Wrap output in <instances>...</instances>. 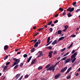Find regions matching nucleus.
Here are the masks:
<instances>
[{"mask_svg": "<svg viewBox=\"0 0 80 80\" xmlns=\"http://www.w3.org/2000/svg\"><path fill=\"white\" fill-rule=\"evenodd\" d=\"M44 28V27L40 28L38 30V31H41V30H42V29Z\"/></svg>", "mask_w": 80, "mask_h": 80, "instance_id": "40", "label": "nucleus"}, {"mask_svg": "<svg viewBox=\"0 0 80 80\" xmlns=\"http://www.w3.org/2000/svg\"><path fill=\"white\" fill-rule=\"evenodd\" d=\"M67 56H66V57H65L63 58L61 60V61H62V60H66V59H67Z\"/></svg>", "mask_w": 80, "mask_h": 80, "instance_id": "16", "label": "nucleus"}, {"mask_svg": "<svg viewBox=\"0 0 80 80\" xmlns=\"http://www.w3.org/2000/svg\"><path fill=\"white\" fill-rule=\"evenodd\" d=\"M18 64H17L15 66V67L14 68V69H17V68H18Z\"/></svg>", "mask_w": 80, "mask_h": 80, "instance_id": "23", "label": "nucleus"}, {"mask_svg": "<svg viewBox=\"0 0 80 80\" xmlns=\"http://www.w3.org/2000/svg\"><path fill=\"white\" fill-rule=\"evenodd\" d=\"M23 57L24 58H26L27 57V54H25L23 55Z\"/></svg>", "mask_w": 80, "mask_h": 80, "instance_id": "39", "label": "nucleus"}, {"mask_svg": "<svg viewBox=\"0 0 80 80\" xmlns=\"http://www.w3.org/2000/svg\"><path fill=\"white\" fill-rule=\"evenodd\" d=\"M36 61H37V59H33L31 62V64L33 65L34 64H35V63L36 62Z\"/></svg>", "mask_w": 80, "mask_h": 80, "instance_id": "10", "label": "nucleus"}, {"mask_svg": "<svg viewBox=\"0 0 80 80\" xmlns=\"http://www.w3.org/2000/svg\"><path fill=\"white\" fill-rule=\"evenodd\" d=\"M42 56H43V54H40L39 55H38V58H40V57H41Z\"/></svg>", "mask_w": 80, "mask_h": 80, "instance_id": "38", "label": "nucleus"}, {"mask_svg": "<svg viewBox=\"0 0 80 80\" xmlns=\"http://www.w3.org/2000/svg\"><path fill=\"white\" fill-rule=\"evenodd\" d=\"M47 71H48L49 70H52V72H54L55 71V68L53 67V66L52 67H50L46 69Z\"/></svg>", "mask_w": 80, "mask_h": 80, "instance_id": "2", "label": "nucleus"}, {"mask_svg": "<svg viewBox=\"0 0 80 80\" xmlns=\"http://www.w3.org/2000/svg\"><path fill=\"white\" fill-rule=\"evenodd\" d=\"M38 42V44H40V43H41V41L40 39H39L38 40V42Z\"/></svg>", "mask_w": 80, "mask_h": 80, "instance_id": "31", "label": "nucleus"}, {"mask_svg": "<svg viewBox=\"0 0 80 80\" xmlns=\"http://www.w3.org/2000/svg\"><path fill=\"white\" fill-rule=\"evenodd\" d=\"M73 43L72 42V43L71 44V45H70L71 47L72 46V45H73Z\"/></svg>", "mask_w": 80, "mask_h": 80, "instance_id": "62", "label": "nucleus"}, {"mask_svg": "<svg viewBox=\"0 0 80 80\" xmlns=\"http://www.w3.org/2000/svg\"><path fill=\"white\" fill-rule=\"evenodd\" d=\"M37 41V39H36L35 40H34V42H36Z\"/></svg>", "mask_w": 80, "mask_h": 80, "instance_id": "55", "label": "nucleus"}, {"mask_svg": "<svg viewBox=\"0 0 80 80\" xmlns=\"http://www.w3.org/2000/svg\"><path fill=\"white\" fill-rule=\"evenodd\" d=\"M35 49L34 48H32L31 50V53H32L34 52V51H35Z\"/></svg>", "mask_w": 80, "mask_h": 80, "instance_id": "22", "label": "nucleus"}, {"mask_svg": "<svg viewBox=\"0 0 80 80\" xmlns=\"http://www.w3.org/2000/svg\"><path fill=\"white\" fill-rule=\"evenodd\" d=\"M59 10V11H60L61 12H63V9L62 8H60Z\"/></svg>", "mask_w": 80, "mask_h": 80, "instance_id": "29", "label": "nucleus"}, {"mask_svg": "<svg viewBox=\"0 0 80 80\" xmlns=\"http://www.w3.org/2000/svg\"><path fill=\"white\" fill-rule=\"evenodd\" d=\"M62 31L59 30L58 31V34H60L61 33H62Z\"/></svg>", "mask_w": 80, "mask_h": 80, "instance_id": "26", "label": "nucleus"}, {"mask_svg": "<svg viewBox=\"0 0 80 80\" xmlns=\"http://www.w3.org/2000/svg\"><path fill=\"white\" fill-rule=\"evenodd\" d=\"M70 61V58H68L66 60L64 61V63L66 64L67 63H68Z\"/></svg>", "mask_w": 80, "mask_h": 80, "instance_id": "6", "label": "nucleus"}, {"mask_svg": "<svg viewBox=\"0 0 80 80\" xmlns=\"http://www.w3.org/2000/svg\"><path fill=\"white\" fill-rule=\"evenodd\" d=\"M65 49H66V48H64L61 50V52H64V51H65Z\"/></svg>", "mask_w": 80, "mask_h": 80, "instance_id": "28", "label": "nucleus"}, {"mask_svg": "<svg viewBox=\"0 0 80 80\" xmlns=\"http://www.w3.org/2000/svg\"><path fill=\"white\" fill-rule=\"evenodd\" d=\"M78 71L79 72H80V68H79V69H78Z\"/></svg>", "mask_w": 80, "mask_h": 80, "instance_id": "64", "label": "nucleus"}, {"mask_svg": "<svg viewBox=\"0 0 80 80\" xmlns=\"http://www.w3.org/2000/svg\"><path fill=\"white\" fill-rule=\"evenodd\" d=\"M70 77H71V76L69 75V76H68L67 78V79H70Z\"/></svg>", "mask_w": 80, "mask_h": 80, "instance_id": "41", "label": "nucleus"}, {"mask_svg": "<svg viewBox=\"0 0 80 80\" xmlns=\"http://www.w3.org/2000/svg\"><path fill=\"white\" fill-rule=\"evenodd\" d=\"M68 27V26L67 25H66L64 26V28H65V29H67Z\"/></svg>", "mask_w": 80, "mask_h": 80, "instance_id": "36", "label": "nucleus"}, {"mask_svg": "<svg viewBox=\"0 0 80 80\" xmlns=\"http://www.w3.org/2000/svg\"><path fill=\"white\" fill-rule=\"evenodd\" d=\"M38 33H39V32H37V33H36L33 36V37H35V36H37V35H38Z\"/></svg>", "mask_w": 80, "mask_h": 80, "instance_id": "42", "label": "nucleus"}, {"mask_svg": "<svg viewBox=\"0 0 80 80\" xmlns=\"http://www.w3.org/2000/svg\"><path fill=\"white\" fill-rule=\"evenodd\" d=\"M67 67H66L64 68L63 69H62L61 71V73H63V72H65V71L67 69Z\"/></svg>", "mask_w": 80, "mask_h": 80, "instance_id": "7", "label": "nucleus"}, {"mask_svg": "<svg viewBox=\"0 0 80 80\" xmlns=\"http://www.w3.org/2000/svg\"><path fill=\"white\" fill-rule=\"evenodd\" d=\"M57 53V52L56 51H55L53 53V54L54 55H55V54H56V53Z\"/></svg>", "mask_w": 80, "mask_h": 80, "instance_id": "48", "label": "nucleus"}, {"mask_svg": "<svg viewBox=\"0 0 80 80\" xmlns=\"http://www.w3.org/2000/svg\"><path fill=\"white\" fill-rule=\"evenodd\" d=\"M20 74H18L16 75L15 76L16 78L15 79L17 80V79H18V78L20 77Z\"/></svg>", "mask_w": 80, "mask_h": 80, "instance_id": "11", "label": "nucleus"}, {"mask_svg": "<svg viewBox=\"0 0 80 80\" xmlns=\"http://www.w3.org/2000/svg\"><path fill=\"white\" fill-rule=\"evenodd\" d=\"M52 53H53V51H51L49 52L48 57L50 58H52Z\"/></svg>", "mask_w": 80, "mask_h": 80, "instance_id": "8", "label": "nucleus"}, {"mask_svg": "<svg viewBox=\"0 0 80 80\" xmlns=\"http://www.w3.org/2000/svg\"><path fill=\"white\" fill-rule=\"evenodd\" d=\"M52 41H50L49 42V44H50V43H52Z\"/></svg>", "mask_w": 80, "mask_h": 80, "instance_id": "63", "label": "nucleus"}, {"mask_svg": "<svg viewBox=\"0 0 80 80\" xmlns=\"http://www.w3.org/2000/svg\"><path fill=\"white\" fill-rule=\"evenodd\" d=\"M80 9H78L77 10H76L75 12L77 13V12H80Z\"/></svg>", "mask_w": 80, "mask_h": 80, "instance_id": "43", "label": "nucleus"}, {"mask_svg": "<svg viewBox=\"0 0 80 80\" xmlns=\"http://www.w3.org/2000/svg\"><path fill=\"white\" fill-rule=\"evenodd\" d=\"M69 73L67 71L65 73V75H67V73Z\"/></svg>", "mask_w": 80, "mask_h": 80, "instance_id": "61", "label": "nucleus"}, {"mask_svg": "<svg viewBox=\"0 0 80 80\" xmlns=\"http://www.w3.org/2000/svg\"><path fill=\"white\" fill-rule=\"evenodd\" d=\"M42 68H43V67H42V66H41L39 67L38 68V70H42Z\"/></svg>", "mask_w": 80, "mask_h": 80, "instance_id": "20", "label": "nucleus"}, {"mask_svg": "<svg viewBox=\"0 0 80 80\" xmlns=\"http://www.w3.org/2000/svg\"><path fill=\"white\" fill-rule=\"evenodd\" d=\"M37 28V27H36V26H34V27L33 28V29H35V28Z\"/></svg>", "mask_w": 80, "mask_h": 80, "instance_id": "57", "label": "nucleus"}, {"mask_svg": "<svg viewBox=\"0 0 80 80\" xmlns=\"http://www.w3.org/2000/svg\"><path fill=\"white\" fill-rule=\"evenodd\" d=\"M58 14H57L55 15V17H58Z\"/></svg>", "mask_w": 80, "mask_h": 80, "instance_id": "53", "label": "nucleus"}, {"mask_svg": "<svg viewBox=\"0 0 80 80\" xmlns=\"http://www.w3.org/2000/svg\"><path fill=\"white\" fill-rule=\"evenodd\" d=\"M8 45H6L4 46V49L5 50H7L8 49Z\"/></svg>", "mask_w": 80, "mask_h": 80, "instance_id": "12", "label": "nucleus"}, {"mask_svg": "<svg viewBox=\"0 0 80 80\" xmlns=\"http://www.w3.org/2000/svg\"><path fill=\"white\" fill-rule=\"evenodd\" d=\"M13 60H14L15 62L12 65V66H11V67H13L14 66H15L16 65H17V64H18V63H19V62H20V59H17L16 58H13Z\"/></svg>", "mask_w": 80, "mask_h": 80, "instance_id": "1", "label": "nucleus"}, {"mask_svg": "<svg viewBox=\"0 0 80 80\" xmlns=\"http://www.w3.org/2000/svg\"><path fill=\"white\" fill-rule=\"evenodd\" d=\"M38 53H39V54L43 55V52H42V51H39L38 52Z\"/></svg>", "mask_w": 80, "mask_h": 80, "instance_id": "30", "label": "nucleus"}, {"mask_svg": "<svg viewBox=\"0 0 80 80\" xmlns=\"http://www.w3.org/2000/svg\"><path fill=\"white\" fill-rule=\"evenodd\" d=\"M79 73H77L76 74V76H78Z\"/></svg>", "mask_w": 80, "mask_h": 80, "instance_id": "54", "label": "nucleus"}, {"mask_svg": "<svg viewBox=\"0 0 80 80\" xmlns=\"http://www.w3.org/2000/svg\"><path fill=\"white\" fill-rule=\"evenodd\" d=\"M25 77L26 78H27L28 77V75L27 74L25 76Z\"/></svg>", "mask_w": 80, "mask_h": 80, "instance_id": "45", "label": "nucleus"}, {"mask_svg": "<svg viewBox=\"0 0 80 80\" xmlns=\"http://www.w3.org/2000/svg\"><path fill=\"white\" fill-rule=\"evenodd\" d=\"M77 55V52H75L74 53L72 54L71 56V60H73V58H76V56Z\"/></svg>", "mask_w": 80, "mask_h": 80, "instance_id": "3", "label": "nucleus"}, {"mask_svg": "<svg viewBox=\"0 0 80 80\" xmlns=\"http://www.w3.org/2000/svg\"><path fill=\"white\" fill-rule=\"evenodd\" d=\"M52 23V21H51L50 22H49L47 24V25H50Z\"/></svg>", "mask_w": 80, "mask_h": 80, "instance_id": "27", "label": "nucleus"}, {"mask_svg": "<svg viewBox=\"0 0 80 80\" xmlns=\"http://www.w3.org/2000/svg\"><path fill=\"white\" fill-rule=\"evenodd\" d=\"M23 63L22 62L21 63L20 65V66L21 67H23Z\"/></svg>", "mask_w": 80, "mask_h": 80, "instance_id": "33", "label": "nucleus"}, {"mask_svg": "<svg viewBox=\"0 0 80 80\" xmlns=\"http://www.w3.org/2000/svg\"><path fill=\"white\" fill-rule=\"evenodd\" d=\"M74 10V8H71L69 7L68 9H67V12H72Z\"/></svg>", "mask_w": 80, "mask_h": 80, "instance_id": "4", "label": "nucleus"}, {"mask_svg": "<svg viewBox=\"0 0 80 80\" xmlns=\"http://www.w3.org/2000/svg\"><path fill=\"white\" fill-rule=\"evenodd\" d=\"M47 25H46L45 26H44V27H45V28H47Z\"/></svg>", "mask_w": 80, "mask_h": 80, "instance_id": "60", "label": "nucleus"}, {"mask_svg": "<svg viewBox=\"0 0 80 80\" xmlns=\"http://www.w3.org/2000/svg\"><path fill=\"white\" fill-rule=\"evenodd\" d=\"M71 37H76V35H75V34H73V35H72L71 36Z\"/></svg>", "mask_w": 80, "mask_h": 80, "instance_id": "37", "label": "nucleus"}, {"mask_svg": "<svg viewBox=\"0 0 80 80\" xmlns=\"http://www.w3.org/2000/svg\"><path fill=\"white\" fill-rule=\"evenodd\" d=\"M60 57H58L57 58V60H59V59H60Z\"/></svg>", "mask_w": 80, "mask_h": 80, "instance_id": "59", "label": "nucleus"}, {"mask_svg": "<svg viewBox=\"0 0 80 80\" xmlns=\"http://www.w3.org/2000/svg\"><path fill=\"white\" fill-rule=\"evenodd\" d=\"M67 15L68 17H72V15L71 14V12L68 13L67 14Z\"/></svg>", "mask_w": 80, "mask_h": 80, "instance_id": "14", "label": "nucleus"}, {"mask_svg": "<svg viewBox=\"0 0 80 80\" xmlns=\"http://www.w3.org/2000/svg\"><path fill=\"white\" fill-rule=\"evenodd\" d=\"M76 60V58H74L72 61V63H74V62Z\"/></svg>", "mask_w": 80, "mask_h": 80, "instance_id": "24", "label": "nucleus"}, {"mask_svg": "<svg viewBox=\"0 0 80 80\" xmlns=\"http://www.w3.org/2000/svg\"><path fill=\"white\" fill-rule=\"evenodd\" d=\"M49 31H50V32H52V31H53V28H50Z\"/></svg>", "mask_w": 80, "mask_h": 80, "instance_id": "35", "label": "nucleus"}, {"mask_svg": "<svg viewBox=\"0 0 80 80\" xmlns=\"http://www.w3.org/2000/svg\"><path fill=\"white\" fill-rule=\"evenodd\" d=\"M71 47H71V46L70 45L68 47V48L69 49V48H71Z\"/></svg>", "mask_w": 80, "mask_h": 80, "instance_id": "52", "label": "nucleus"}, {"mask_svg": "<svg viewBox=\"0 0 80 80\" xmlns=\"http://www.w3.org/2000/svg\"><path fill=\"white\" fill-rule=\"evenodd\" d=\"M30 61V60L29 59H28L27 60V62H28V63Z\"/></svg>", "mask_w": 80, "mask_h": 80, "instance_id": "56", "label": "nucleus"}, {"mask_svg": "<svg viewBox=\"0 0 80 80\" xmlns=\"http://www.w3.org/2000/svg\"><path fill=\"white\" fill-rule=\"evenodd\" d=\"M50 64H49L48 65H47L45 67V68H50Z\"/></svg>", "mask_w": 80, "mask_h": 80, "instance_id": "15", "label": "nucleus"}, {"mask_svg": "<svg viewBox=\"0 0 80 80\" xmlns=\"http://www.w3.org/2000/svg\"><path fill=\"white\" fill-rule=\"evenodd\" d=\"M21 53V52H18L17 53V54L18 55V54H20V53Z\"/></svg>", "mask_w": 80, "mask_h": 80, "instance_id": "51", "label": "nucleus"}, {"mask_svg": "<svg viewBox=\"0 0 80 80\" xmlns=\"http://www.w3.org/2000/svg\"><path fill=\"white\" fill-rule=\"evenodd\" d=\"M61 75L62 74L59 73L58 75H56L54 77L55 79H57L58 77H60L61 76Z\"/></svg>", "mask_w": 80, "mask_h": 80, "instance_id": "5", "label": "nucleus"}, {"mask_svg": "<svg viewBox=\"0 0 80 80\" xmlns=\"http://www.w3.org/2000/svg\"><path fill=\"white\" fill-rule=\"evenodd\" d=\"M48 49L49 50H51V49H52V47L51 46H49L48 48Z\"/></svg>", "mask_w": 80, "mask_h": 80, "instance_id": "34", "label": "nucleus"}, {"mask_svg": "<svg viewBox=\"0 0 80 80\" xmlns=\"http://www.w3.org/2000/svg\"><path fill=\"white\" fill-rule=\"evenodd\" d=\"M32 57L30 56L29 57V58H28V59H29V60H31V59L32 58Z\"/></svg>", "mask_w": 80, "mask_h": 80, "instance_id": "50", "label": "nucleus"}, {"mask_svg": "<svg viewBox=\"0 0 80 80\" xmlns=\"http://www.w3.org/2000/svg\"><path fill=\"white\" fill-rule=\"evenodd\" d=\"M75 52V50H73L72 52V53H74Z\"/></svg>", "mask_w": 80, "mask_h": 80, "instance_id": "49", "label": "nucleus"}, {"mask_svg": "<svg viewBox=\"0 0 80 80\" xmlns=\"http://www.w3.org/2000/svg\"><path fill=\"white\" fill-rule=\"evenodd\" d=\"M55 25H54V24H52L51 25V27H54V26Z\"/></svg>", "mask_w": 80, "mask_h": 80, "instance_id": "58", "label": "nucleus"}, {"mask_svg": "<svg viewBox=\"0 0 80 80\" xmlns=\"http://www.w3.org/2000/svg\"><path fill=\"white\" fill-rule=\"evenodd\" d=\"M76 4H77V2H73L72 3V5H73V6H74V5H75Z\"/></svg>", "mask_w": 80, "mask_h": 80, "instance_id": "32", "label": "nucleus"}, {"mask_svg": "<svg viewBox=\"0 0 80 80\" xmlns=\"http://www.w3.org/2000/svg\"><path fill=\"white\" fill-rule=\"evenodd\" d=\"M38 42H36L34 45V47H38Z\"/></svg>", "mask_w": 80, "mask_h": 80, "instance_id": "17", "label": "nucleus"}, {"mask_svg": "<svg viewBox=\"0 0 80 80\" xmlns=\"http://www.w3.org/2000/svg\"><path fill=\"white\" fill-rule=\"evenodd\" d=\"M72 67H70L67 70V72H70V70H71V69H72Z\"/></svg>", "mask_w": 80, "mask_h": 80, "instance_id": "21", "label": "nucleus"}, {"mask_svg": "<svg viewBox=\"0 0 80 80\" xmlns=\"http://www.w3.org/2000/svg\"><path fill=\"white\" fill-rule=\"evenodd\" d=\"M50 37H48L47 39V43H49V42H50Z\"/></svg>", "mask_w": 80, "mask_h": 80, "instance_id": "19", "label": "nucleus"}, {"mask_svg": "<svg viewBox=\"0 0 80 80\" xmlns=\"http://www.w3.org/2000/svg\"><path fill=\"white\" fill-rule=\"evenodd\" d=\"M8 55L6 56L4 58V60H5L6 59H7V58H8Z\"/></svg>", "mask_w": 80, "mask_h": 80, "instance_id": "25", "label": "nucleus"}, {"mask_svg": "<svg viewBox=\"0 0 80 80\" xmlns=\"http://www.w3.org/2000/svg\"><path fill=\"white\" fill-rule=\"evenodd\" d=\"M8 67V66L7 65L5 66L3 68V71H5V70H6V69Z\"/></svg>", "mask_w": 80, "mask_h": 80, "instance_id": "18", "label": "nucleus"}, {"mask_svg": "<svg viewBox=\"0 0 80 80\" xmlns=\"http://www.w3.org/2000/svg\"><path fill=\"white\" fill-rule=\"evenodd\" d=\"M62 15L63 16H65L66 15V12H64L62 13Z\"/></svg>", "mask_w": 80, "mask_h": 80, "instance_id": "46", "label": "nucleus"}, {"mask_svg": "<svg viewBox=\"0 0 80 80\" xmlns=\"http://www.w3.org/2000/svg\"><path fill=\"white\" fill-rule=\"evenodd\" d=\"M57 40H55L54 42H52V45H54L55 44H57Z\"/></svg>", "mask_w": 80, "mask_h": 80, "instance_id": "9", "label": "nucleus"}, {"mask_svg": "<svg viewBox=\"0 0 80 80\" xmlns=\"http://www.w3.org/2000/svg\"><path fill=\"white\" fill-rule=\"evenodd\" d=\"M58 20H56V21H55L54 22V23L55 24V23H57V22H58Z\"/></svg>", "mask_w": 80, "mask_h": 80, "instance_id": "44", "label": "nucleus"}, {"mask_svg": "<svg viewBox=\"0 0 80 80\" xmlns=\"http://www.w3.org/2000/svg\"><path fill=\"white\" fill-rule=\"evenodd\" d=\"M10 62H7L6 64V65H9V64H10Z\"/></svg>", "mask_w": 80, "mask_h": 80, "instance_id": "47", "label": "nucleus"}, {"mask_svg": "<svg viewBox=\"0 0 80 80\" xmlns=\"http://www.w3.org/2000/svg\"><path fill=\"white\" fill-rule=\"evenodd\" d=\"M65 38L64 37H61L58 40V41H61V40H63Z\"/></svg>", "mask_w": 80, "mask_h": 80, "instance_id": "13", "label": "nucleus"}]
</instances>
